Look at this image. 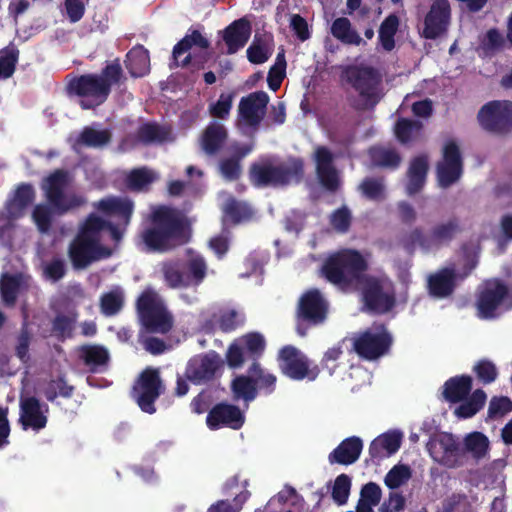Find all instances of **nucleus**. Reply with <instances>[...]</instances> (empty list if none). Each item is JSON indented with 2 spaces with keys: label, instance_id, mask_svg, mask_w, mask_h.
I'll list each match as a JSON object with an SVG mask.
<instances>
[{
  "label": "nucleus",
  "instance_id": "nucleus-18",
  "mask_svg": "<svg viewBox=\"0 0 512 512\" xmlns=\"http://www.w3.org/2000/svg\"><path fill=\"white\" fill-rule=\"evenodd\" d=\"M427 449L434 461L447 468H457L463 463L465 452L451 433H442L431 439Z\"/></svg>",
  "mask_w": 512,
  "mask_h": 512
},
{
  "label": "nucleus",
  "instance_id": "nucleus-10",
  "mask_svg": "<svg viewBox=\"0 0 512 512\" xmlns=\"http://www.w3.org/2000/svg\"><path fill=\"white\" fill-rule=\"evenodd\" d=\"M393 337L384 323L374 322L354 338V352L361 358L374 361L389 353Z\"/></svg>",
  "mask_w": 512,
  "mask_h": 512
},
{
  "label": "nucleus",
  "instance_id": "nucleus-22",
  "mask_svg": "<svg viewBox=\"0 0 512 512\" xmlns=\"http://www.w3.org/2000/svg\"><path fill=\"white\" fill-rule=\"evenodd\" d=\"M244 423L245 415L241 409L226 402L215 404L206 417V424L210 430H218L223 427L239 430Z\"/></svg>",
  "mask_w": 512,
  "mask_h": 512
},
{
  "label": "nucleus",
  "instance_id": "nucleus-57",
  "mask_svg": "<svg viewBox=\"0 0 512 512\" xmlns=\"http://www.w3.org/2000/svg\"><path fill=\"white\" fill-rule=\"evenodd\" d=\"M384 184L382 179L367 177L359 185L358 190L369 200L380 201L384 198Z\"/></svg>",
  "mask_w": 512,
  "mask_h": 512
},
{
  "label": "nucleus",
  "instance_id": "nucleus-9",
  "mask_svg": "<svg viewBox=\"0 0 512 512\" xmlns=\"http://www.w3.org/2000/svg\"><path fill=\"white\" fill-rule=\"evenodd\" d=\"M329 313V302L317 288L306 290L296 307V332L306 336L308 331L325 323Z\"/></svg>",
  "mask_w": 512,
  "mask_h": 512
},
{
  "label": "nucleus",
  "instance_id": "nucleus-26",
  "mask_svg": "<svg viewBox=\"0 0 512 512\" xmlns=\"http://www.w3.org/2000/svg\"><path fill=\"white\" fill-rule=\"evenodd\" d=\"M380 82L381 74L377 69L354 65V90L359 92L365 105L374 106L377 103V88Z\"/></svg>",
  "mask_w": 512,
  "mask_h": 512
},
{
  "label": "nucleus",
  "instance_id": "nucleus-35",
  "mask_svg": "<svg viewBox=\"0 0 512 512\" xmlns=\"http://www.w3.org/2000/svg\"><path fill=\"white\" fill-rule=\"evenodd\" d=\"M402 442V434L400 432L384 433L373 440L369 447V453L372 458L382 459L395 454Z\"/></svg>",
  "mask_w": 512,
  "mask_h": 512
},
{
  "label": "nucleus",
  "instance_id": "nucleus-51",
  "mask_svg": "<svg viewBox=\"0 0 512 512\" xmlns=\"http://www.w3.org/2000/svg\"><path fill=\"white\" fill-rule=\"evenodd\" d=\"M162 271L165 282L169 288L189 287V282H186L187 278H185V272L180 263L173 262L164 264Z\"/></svg>",
  "mask_w": 512,
  "mask_h": 512
},
{
  "label": "nucleus",
  "instance_id": "nucleus-19",
  "mask_svg": "<svg viewBox=\"0 0 512 512\" xmlns=\"http://www.w3.org/2000/svg\"><path fill=\"white\" fill-rule=\"evenodd\" d=\"M436 174L439 185L448 188L456 183L463 174V159L460 148L454 140L445 143L442 160L437 163Z\"/></svg>",
  "mask_w": 512,
  "mask_h": 512
},
{
  "label": "nucleus",
  "instance_id": "nucleus-16",
  "mask_svg": "<svg viewBox=\"0 0 512 512\" xmlns=\"http://www.w3.org/2000/svg\"><path fill=\"white\" fill-rule=\"evenodd\" d=\"M280 368L286 376L293 380L317 378L320 370L317 365L311 367L308 358L296 347L287 345L279 352Z\"/></svg>",
  "mask_w": 512,
  "mask_h": 512
},
{
  "label": "nucleus",
  "instance_id": "nucleus-42",
  "mask_svg": "<svg viewBox=\"0 0 512 512\" xmlns=\"http://www.w3.org/2000/svg\"><path fill=\"white\" fill-rule=\"evenodd\" d=\"M182 268L185 272L186 282H189L190 286H199L207 275L208 266L201 255H195L191 257Z\"/></svg>",
  "mask_w": 512,
  "mask_h": 512
},
{
  "label": "nucleus",
  "instance_id": "nucleus-29",
  "mask_svg": "<svg viewBox=\"0 0 512 512\" xmlns=\"http://www.w3.org/2000/svg\"><path fill=\"white\" fill-rule=\"evenodd\" d=\"M35 189L30 183H21L7 200L5 210L9 219H18L35 200Z\"/></svg>",
  "mask_w": 512,
  "mask_h": 512
},
{
  "label": "nucleus",
  "instance_id": "nucleus-47",
  "mask_svg": "<svg viewBox=\"0 0 512 512\" xmlns=\"http://www.w3.org/2000/svg\"><path fill=\"white\" fill-rule=\"evenodd\" d=\"M486 398V393L482 389L475 390L468 399H465V401L456 408L455 414L459 418H471L483 408Z\"/></svg>",
  "mask_w": 512,
  "mask_h": 512
},
{
  "label": "nucleus",
  "instance_id": "nucleus-4",
  "mask_svg": "<svg viewBox=\"0 0 512 512\" xmlns=\"http://www.w3.org/2000/svg\"><path fill=\"white\" fill-rule=\"evenodd\" d=\"M124 72L119 58L108 62L100 73H87L72 78L67 91L71 95L85 98L81 107L90 109L103 104L111 93L112 86L120 85L125 80Z\"/></svg>",
  "mask_w": 512,
  "mask_h": 512
},
{
  "label": "nucleus",
  "instance_id": "nucleus-27",
  "mask_svg": "<svg viewBox=\"0 0 512 512\" xmlns=\"http://www.w3.org/2000/svg\"><path fill=\"white\" fill-rule=\"evenodd\" d=\"M253 150V144H242L235 142L230 145V156L219 162V172L227 181H236L242 174V160Z\"/></svg>",
  "mask_w": 512,
  "mask_h": 512
},
{
  "label": "nucleus",
  "instance_id": "nucleus-59",
  "mask_svg": "<svg viewBox=\"0 0 512 512\" xmlns=\"http://www.w3.org/2000/svg\"><path fill=\"white\" fill-rule=\"evenodd\" d=\"M331 34L341 43L352 44V25L346 17L336 18L331 25Z\"/></svg>",
  "mask_w": 512,
  "mask_h": 512
},
{
  "label": "nucleus",
  "instance_id": "nucleus-50",
  "mask_svg": "<svg viewBox=\"0 0 512 512\" xmlns=\"http://www.w3.org/2000/svg\"><path fill=\"white\" fill-rule=\"evenodd\" d=\"M77 141L86 147H103L111 141V133L108 130H96L92 127H85Z\"/></svg>",
  "mask_w": 512,
  "mask_h": 512
},
{
  "label": "nucleus",
  "instance_id": "nucleus-52",
  "mask_svg": "<svg viewBox=\"0 0 512 512\" xmlns=\"http://www.w3.org/2000/svg\"><path fill=\"white\" fill-rule=\"evenodd\" d=\"M124 305V295L119 289L104 293L100 298V309L105 316L118 314Z\"/></svg>",
  "mask_w": 512,
  "mask_h": 512
},
{
  "label": "nucleus",
  "instance_id": "nucleus-60",
  "mask_svg": "<svg viewBox=\"0 0 512 512\" xmlns=\"http://www.w3.org/2000/svg\"><path fill=\"white\" fill-rule=\"evenodd\" d=\"M479 381L483 384H490L497 379L498 370L495 364L487 359L479 360L473 367Z\"/></svg>",
  "mask_w": 512,
  "mask_h": 512
},
{
  "label": "nucleus",
  "instance_id": "nucleus-63",
  "mask_svg": "<svg viewBox=\"0 0 512 512\" xmlns=\"http://www.w3.org/2000/svg\"><path fill=\"white\" fill-rule=\"evenodd\" d=\"M277 500L282 505L290 503L297 512L303 510L305 503L304 498L290 485H285L283 490L277 494Z\"/></svg>",
  "mask_w": 512,
  "mask_h": 512
},
{
  "label": "nucleus",
  "instance_id": "nucleus-31",
  "mask_svg": "<svg viewBox=\"0 0 512 512\" xmlns=\"http://www.w3.org/2000/svg\"><path fill=\"white\" fill-rule=\"evenodd\" d=\"M274 39L270 33H256L246 50L247 59L251 64H263L272 56Z\"/></svg>",
  "mask_w": 512,
  "mask_h": 512
},
{
  "label": "nucleus",
  "instance_id": "nucleus-20",
  "mask_svg": "<svg viewBox=\"0 0 512 512\" xmlns=\"http://www.w3.org/2000/svg\"><path fill=\"white\" fill-rule=\"evenodd\" d=\"M222 365L223 361L217 352L201 353L187 362L185 377L193 384L208 383L216 378Z\"/></svg>",
  "mask_w": 512,
  "mask_h": 512
},
{
  "label": "nucleus",
  "instance_id": "nucleus-1",
  "mask_svg": "<svg viewBox=\"0 0 512 512\" xmlns=\"http://www.w3.org/2000/svg\"><path fill=\"white\" fill-rule=\"evenodd\" d=\"M140 238L147 252L165 253L190 241V222L182 211L161 206L151 214Z\"/></svg>",
  "mask_w": 512,
  "mask_h": 512
},
{
  "label": "nucleus",
  "instance_id": "nucleus-21",
  "mask_svg": "<svg viewBox=\"0 0 512 512\" xmlns=\"http://www.w3.org/2000/svg\"><path fill=\"white\" fill-rule=\"evenodd\" d=\"M49 406L34 395L21 396L19 399V419L21 428L39 432L48 423Z\"/></svg>",
  "mask_w": 512,
  "mask_h": 512
},
{
  "label": "nucleus",
  "instance_id": "nucleus-13",
  "mask_svg": "<svg viewBox=\"0 0 512 512\" xmlns=\"http://www.w3.org/2000/svg\"><path fill=\"white\" fill-rule=\"evenodd\" d=\"M93 207L106 216H117L118 223H112L106 220L105 231H108L111 239L115 243H119L128 225L130 224L133 212L134 203L131 199L125 197H106L93 203Z\"/></svg>",
  "mask_w": 512,
  "mask_h": 512
},
{
  "label": "nucleus",
  "instance_id": "nucleus-40",
  "mask_svg": "<svg viewBox=\"0 0 512 512\" xmlns=\"http://www.w3.org/2000/svg\"><path fill=\"white\" fill-rule=\"evenodd\" d=\"M171 129L156 122L142 124L137 130L138 140L145 144L164 143L170 139Z\"/></svg>",
  "mask_w": 512,
  "mask_h": 512
},
{
  "label": "nucleus",
  "instance_id": "nucleus-17",
  "mask_svg": "<svg viewBox=\"0 0 512 512\" xmlns=\"http://www.w3.org/2000/svg\"><path fill=\"white\" fill-rule=\"evenodd\" d=\"M509 295V289L499 279L486 281L480 288L476 298L477 315L481 319H493L497 309Z\"/></svg>",
  "mask_w": 512,
  "mask_h": 512
},
{
  "label": "nucleus",
  "instance_id": "nucleus-34",
  "mask_svg": "<svg viewBox=\"0 0 512 512\" xmlns=\"http://www.w3.org/2000/svg\"><path fill=\"white\" fill-rule=\"evenodd\" d=\"M124 64L133 78L143 77L150 71V57L143 45H136L130 49L125 57Z\"/></svg>",
  "mask_w": 512,
  "mask_h": 512
},
{
  "label": "nucleus",
  "instance_id": "nucleus-45",
  "mask_svg": "<svg viewBox=\"0 0 512 512\" xmlns=\"http://www.w3.org/2000/svg\"><path fill=\"white\" fill-rule=\"evenodd\" d=\"M399 27V18L396 14L388 15L379 28V42L385 51H392L395 47V35Z\"/></svg>",
  "mask_w": 512,
  "mask_h": 512
},
{
  "label": "nucleus",
  "instance_id": "nucleus-28",
  "mask_svg": "<svg viewBox=\"0 0 512 512\" xmlns=\"http://www.w3.org/2000/svg\"><path fill=\"white\" fill-rule=\"evenodd\" d=\"M252 28L249 20L240 18L229 24L222 32L227 46V54H235L243 48L251 36Z\"/></svg>",
  "mask_w": 512,
  "mask_h": 512
},
{
  "label": "nucleus",
  "instance_id": "nucleus-39",
  "mask_svg": "<svg viewBox=\"0 0 512 512\" xmlns=\"http://www.w3.org/2000/svg\"><path fill=\"white\" fill-rule=\"evenodd\" d=\"M77 317L76 311L67 314L57 313L51 322V335L61 342L72 338Z\"/></svg>",
  "mask_w": 512,
  "mask_h": 512
},
{
  "label": "nucleus",
  "instance_id": "nucleus-62",
  "mask_svg": "<svg viewBox=\"0 0 512 512\" xmlns=\"http://www.w3.org/2000/svg\"><path fill=\"white\" fill-rule=\"evenodd\" d=\"M350 486V477L346 474H341L335 479L332 487V498L337 504L342 505L347 502Z\"/></svg>",
  "mask_w": 512,
  "mask_h": 512
},
{
  "label": "nucleus",
  "instance_id": "nucleus-53",
  "mask_svg": "<svg viewBox=\"0 0 512 512\" xmlns=\"http://www.w3.org/2000/svg\"><path fill=\"white\" fill-rule=\"evenodd\" d=\"M465 449L471 452L477 459L483 458L489 448V440L481 432H472L468 434L464 441Z\"/></svg>",
  "mask_w": 512,
  "mask_h": 512
},
{
  "label": "nucleus",
  "instance_id": "nucleus-49",
  "mask_svg": "<svg viewBox=\"0 0 512 512\" xmlns=\"http://www.w3.org/2000/svg\"><path fill=\"white\" fill-rule=\"evenodd\" d=\"M21 281L16 275L3 274L0 279V295L3 303L12 307L15 305L20 290Z\"/></svg>",
  "mask_w": 512,
  "mask_h": 512
},
{
  "label": "nucleus",
  "instance_id": "nucleus-37",
  "mask_svg": "<svg viewBox=\"0 0 512 512\" xmlns=\"http://www.w3.org/2000/svg\"><path fill=\"white\" fill-rule=\"evenodd\" d=\"M371 164L374 167L395 170L402 161L400 153L392 147L375 145L368 149Z\"/></svg>",
  "mask_w": 512,
  "mask_h": 512
},
{
  "label": "nucleus",
  "instance_id": "nucleus-14",
  "mask_svg": "<svg viewBox=\"0 0 512 512\" xmlns=\"http://www.w3.org/2000/svg\"><path fill=\"white\" fill-rule=\"evenodd\" d=\"M481 128L495 136H505L512 131V101L492 100L484 104L477 114Z\"/></svg>",
  "mask_w": 512,
  "mask_h": 512
},
{
  "label": "nucleus",
  "instance_id": "nucleus-30",
  "mask_svg": "<svg viewBox=\"0 0 512 512\" xmlns=\"http://www.w3.org/2000/svg\"><path fill=\"white\" fill-rule=\"evenodd\" d=\"M228 132L223 124L211 122L202 133L200 144L206 155H216L225 144Z\"/></svg>",
  "mask_w": 512,
  "mask_h": 512
},
{
  "label": "nucleus",
  "instance_id": "nucleus-36",
  "mask_svg": "<svg viewBox=\"0 0 512 512\" xmlns=\"http://www.w3.org/2000/svg\"><path fill=\"white\" fill-rule=\"evenodd\" d=\"M472 390V377L460 375L449 378L443 385V397L450 403L464 401Z\"/></svg>",
  "mask_w": 512,
  "mask_h": 512
},
{
  "label": "nucleus",
  "instance_id": "nucleus-15",
  "mask_svg": "<svg viewBox=\"0 0 512 512\" xmlns=\"http://www.w3.org/2000/svg\"><path fill=\"white\" fill-rule=\"evenodd\" d=\"M321 276L329 283L343 288L352 282V248L333 252L324 260Z\"/></svg>",
  "mask_w": 512,
  "mask_h": 512
},
{
  "label": "nucleus",
  "instance_id": "nucleus-56",
  "mask_svg": "<svg viewBox=\"0 0 512 512\" xmlns=\"http://www.w3.org/2000/svg\"><path fill=\"white\" fill-rule=\"evenodd\" d=\"M411 478V469L408 465L398 464L386 474L384 482L389 489H397Z\"/></svg>",
  "mask_w": 512,
  "mask_h": 512
},
{
  "label": "nucleus",
  "instance_id": "nucleus-12",
  "mask_svg": "<svg viewBox=\"0 0 512 512\" xmlns=\"http://www.w3.org/2000/svg\"><path fill=\"white\" fill-rule=\"evenodd\" d=\"M477 264L478 260L475 255H466L465 264L460 271H457L452 264L430 274L427 279L429 294L439 299L449 297L454 293L457 281L466 279L476 268Z\"/></svg>",
  "mask_w": 512,
  "mask_h": 512
},
{
  "label": "nucleus",
  "instance_id": "nucleus-48",
  "mask_svg": "<svg viewBox=\"0 0 512 512\" xmlns=\"http://www.w3.org/2000/svg\"><path fill=\"white\" fill-rule=\"evenodd\" d=\"M248 373L252 375L257 391H264L265 394H271L275 391L276 376L266 372L259 362H253L248 368Z\"/></svg>",
  "mask_w": 512,
  "mask_h": 512
},
{
  "label": "nucleus",
  "instance_id": "nucleus-23",
  "mask_svg": "<svg viewBox=\"0 0 512 512\" xmlns=\"http://www.w3.org/2000/svg\"><path fill=\"white\" fill-rule=\"evenodd\" d=\"M451 16L448 0H435L424 19L422 35L425 39L434 40L447 31Z\"/></svg>",
  "mask_w": 512,
  "mask_h": 512
},
{
  "label": "nucleus",
  "instance_id": "nucleus-46",
  "mask_svg": "<svg viewBox=\"0 0 512 512\" xmlns=\"http://www.w3.org/2000/svg\"><path fill=\"white\" fill-rule=\"evenodd\" d=\"M19 56L20 51L13 43L0 50V79L6 80L13 76Z\"/></svg>",
  "mask_w": 512,
  "mask_h": 512
},
{
  "label": "nucleus",
  "instance_id": "nucleus-61",
  "mask_svg": "<svg viewBox=\"0 0 512 512\" xmlns=\"http://www.w3.org/2000/svg\"><path fill=\"white\" fill-rule=\"evenodd\" d=\"M348 341L352 343V340L343 339L337 345L333 346L332 348L328 349L325 352L322 359V365L328 368L331 373L332 370L336 367V365L333 364L332 366H330L329 363L339 361L345 354V351L347 352L348 355L350 354L351 348L348 345Z\"/></svg>",
  "mask_w": 512,
  "mask_h": 512
},
{
  "label": "nucleus",
  "instance_id": "nucleus-38",
  "mask_svg": "<svg viewBox=\"0 0 512 512\" xmlns=\"http://www.w3.org/2000/svg\"><path fill=\"white\" fill-rule=\"evenodd\" d=\"M80 358L92 372L106 366L110 360L109 351L102 345L86 344L80 348Z\"/></svg>",
  "mask_w": 512,
  "mask_h": 512
},
{
  "label": "nucleus",
  "instance_id": "nucleus-25",
  "mask_svg": "<svg viewBox=\"0 0 512 512\" xmlns=\"http://www.w3.org/2000/svg\"><path fill=\"white\" fill-rule=\"evenodd\" d=\"M314 161L320 185L329 192H335L339 187V178L332 152L326 146H318L314 152Z\"/></svg>",
  "mask_w": 512,
  "mask_h": 512
},
{
  "label": "nucleus",
  "instance_id": "nucleus-64",
  "mask_svg": "<svg viewBox=\"0 0 512 512\" xmlns=\"http://www.w3.org/2000/svg\"><path fill=\"white\" fill-rule=\"evenodd\" d=\"M233 97V93L220 94L216 103L210 105V114L215 118L226 119L229 116L230 110L232 108Z\"/></svg>",
  "mask_w": 512,
  "mask_h": 512
},
{
  "label": "nucleus",
  "instance_id": "nucleus-8",
  "mask_svg": "<svg viewBox=\"0 0 512 512\" xmlns=\"http://www.w3.org/2000/svg\"><path fill=\"white\" fill-rule=\"evenodd\" d=\"M359 292L362 312L384 315L396 306V294L384 277L375 276L354 287Z\"/></svg>",
  "mask_w": 512,
  "mask_h": 512
},
{
  "label": "nucleus",
  "instance_id": "nucleus-44",
  "mask_svg": "<svg viewBox=\"0 0 512 512\" xmlns=\"http://www.w3.org/2000/svg\"><path fill=\"white\" fill-rule=\"evenodd\" d=\"M423 129L419 120L399 118L394 127V133L401 144H407L416 139Z\"/></svg>",
  "mask_w": 512,
  "mask_h": 512
},
{
  "label": "nucleus",
  "instance_id": "nucleus-32",
  "mask_svg": "<svg viewBox=\"0 0 512 512\" xmlns=\"http://www.w3.org/2000/svg\"><path fill=\"white\" fill-rule=\"evenodd\" d=\"M75 390V386L68 382L66 375L63 373L45 381L41 389L45 399L56 405H59L57 398L69 399L73 396Z\"/></svg>",
  "mask_w": 512,
  "mask_h": 512
},
{
  "label": "nucleus",
  "instance_id": "nucleus-7",
  "mask_svg": "<svg viewBox=\"0 0 512 512\" xmlns=\"http://www.w3.org/2000/svg\"><path fill=\"white\" fill-rule=\"evenodd\" d=\"M136 309L140 322L147 332L166 334L172 329L173 316L153 289L147 288L139 295Z\"/></svg>",
  "mask_w": 512,
  "mask_h": 512
},
{
  "label": "nucleus",
  "instance_id": "nucleus-11",
  "mask_svg": "<svg viewBox=\"0 0 512 512\" xmlns=\"http://www.w3.org/2000/svg\"><path fill=\"white\" fill-rule=\"evenodd\" d=\"M165 392L158 368L146 367L134 381L130 395L141 411L154 414L155 402Z\"/></svg>",
  "mask_w": 512,
  "mask_h": 512
},
{
  "label": "nucleus",
  "instance_id": "nucleus-54",
  "mask_svg": "<svg viewBox=\"0 0 512 512\" xmlns=\"http://www.w3.org/2000/svg\"><path fill=\"white\" fill-rule=\"evenodd\" d=\"M224 211L233 224L250 220L253 215V211L248 204L234 199L226 204Z\"/></svg>",
  "mask_w": 512,
  "mask_h": 512
},
{
  "label": "nucleus",
  "instance_id": "nucleus-41",
  "mask_svg": "<svg viewBox=\"0 0 512 512\" xmlns=\"http://www.w3.org/2000/svg\"><path fill=\"white\" fill-rule=\"evenodd\" d=\"M239 344L244 349L247 359L253 362H259L266 348V341L262 334L250 332L242 336Z\"/></svg>",
  "mask_w": 512,
  "mask_h": 512
},
{
  "label": "nucleus",
  "instance_id": "nucleus-6",
  "mask_svg": "<svg viewBox=\"0 0 512 512\" xmlns=\"http://www.w3.org/2000/svg\"><path fill=\"white\" fill-rule=\"evenodd\" d=\"M463 231L461 220L452 216L434 224L428 233L416 227L402 235L400 242L409 252L418 246L425 251L449 245Z\"/></svg>",
  "mask_w": 512,
  "mask_h": 512
},
{
  "label": "nucleus",
  "instance_id": "nucleus-2",
  "mask_svg": "<svg viewBox=\"0 0 512 512\" xmlns=\"http://www.w3.org/2000/svg\"><path fill=\"white\" fill-rule=\"evenodd\" d=\"M69 184L68 172L57 169L42 182L47 204H37L32 211V219L41 233H47L52 225V213L59 216L76 210L87 203L85 196L75 192L65 193Z\"/></svg>",
  "mask_w": 512,
  "mask_h": 512
},
{
  "label": "nucleus",
  "instance_id": "nucleus-43",
  "mask_svg": "<svg viewBox=\"0 0 512 512\" xmlns=\"http://www.w3.org/2000/svg\"><path fill=\"white\" fill-rule=\"evenodd\" d=\"M231 391L234 399H243L247 402L257 397V387L251 374L238 375L231 382Z\"/></svg>",
  "mask_w": 512,
  "mask_h": 512
},
{
  "label": "nucleus",
  "instance_id": "nucleus-3",
  "mask_svg": "<svg viewBox=\"0 0 512 512\" xmlns=\"http://www.w3.org/2000/svg\"><path fill=\"white\" fill-rule=\"evenodd\" d=\"M106 220L96 213L88 214L79 224L77 233L68 246V257L75 270L109 258L112 251L102 243Z\"/></svg>",
  "mask_w": 512,
  "mask_h": 512
},
{
  "label": "nucleus",
  "instance_id": "nucleus-33",
  "mask_svg": "<svg viewBox=\"0 0 512 512\" xmlns=\"http://www.w3.org/2000/svg\"><path fill=\"white\" fill-rule=\"evenodd\" d=\"M429 165L426 155L413 158L410 162L407 177L406 191L408 195H415L420 192L426 182Z\"/></svg>",
  "mask_w": 512,
  "mask_h": 512
},
{
  "label": "nucleus",
  "instance_id": "nucleus-5",
  "mask_svg": "<svg viewBox=\"0 0 512 512\" xmlns=\"http://www.w3.org/2000/svg\"><path fill=\"white\" fill-rule=\"evenodd\" d=\"M303 178L304 161L300 157H288L285 161L261 157L252 162L248 169L249 182L258 189L299 184Z\"/></svg>",
  "mask_w": 512,
  "mask_h": 512
},
{
  "label": "nucleus",
  "instance_id": "nucleus-55",
  "mask_svg": "<svg viewBox=\"0 0 512 512\" xmlns=\"http://www.w3.org/2000/svg\"><path fill=\"white\" fill-rule=\"evenodd\" d=\"M152 173L146 168H136L130 171L126 178L127 187L132 191H140L153 182Z\"/></svg>",
  "mask_w": 512,
  "mask_h": 512
},
{
  "label": "nucleus",
  "instance_id": "nucleus-24",
  "mask_svg": "<svg viewBox=\"0 0 512 512\" xmlns=\"http://www.w3.org/2000/svg\"><path fill=\"white\" fill-rule=\"evenodd\" d=\"M269 96L264 91H256L242 97L239 106V117L245 125L256 128L264 118Z\"/></svg>",
  "mask_w": 512,
  "mask_h": 512
},
{
  "label": "nucleus",
  "instance_id": "nucleus-58",
  "mask_svg": "<svg viewBox=\"0 0 512 512\" xmlns=\"http://www.w3.org/2000/svg\"><path fill=\"white\" fill-rule=\"evenodd\" d=\"M331 464H352V436L345 438L330 454Z\"/></svg>",
  "mask_w": 512,
  "mask_h": 512
}]
</instances>
